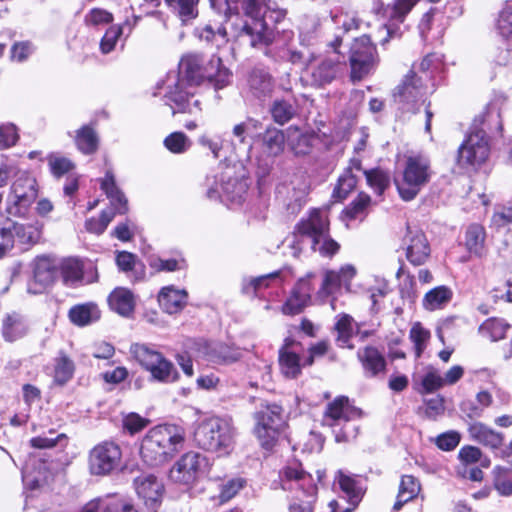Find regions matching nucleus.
I'll return each mask as SVG.
<instances>
[{"label": "nucleus", "mask_w": 512, "mask_h": 512, "mask_svg": "<svg viewBox=\"0 0 512 512\" xmlns=\"http://www.w3.org/2000/svg\"><path fill=\"white\" fill-rule=\"evenodd\" d=\"M211 7L223 14L226 23L230 25V34L240 44H248L253 48H266L273 41V32L262 18L251 17L247 20L236 19L231 22L233 15L238 14V3L242 6L254 5V0H209Z\"/></svg>", "instance_id": "obj_1"}, {"label": "nucleus", "mask_w": 512, "mask_h": 512, "mask_svg": "<svg viewBox=\"0 0 512 512\" xmlns=\"http://www.w3.org/2000/svg\"><path fill=\"white\" fill-rule=\"evenodd\" d=\"M185 433L176 425H158L151 428L141 442L140 454L150 466L170 461L182 448Z\"/></svg>", "instance_id": "obj_2"}, {"label": "nucleus", "mask_w": 512, "mask_h": 512, "mask_svg": "<svg viewBox=\"0 0 512 512\" xmlns=\"http://www.w3.org/2000/svg\"><path fill=\"white\" fill-rule=\"evenodd\" d=\"M282 489L291 491L288 512H320L318 487L311 474L302 469L301 464L287 465L280 472Z\"/></svg>", "instance_id": "obj_3"}, {"label": "nucleus", "mask_w": 512, "mask_h": 512, "mask_svg": "<svg viewBox=\"0 0 512 512\" xmlns=\"http://www.w3.org/2000/svg\"><path fill=\"white\" fill-rule=\"evenodd\" d=\"M498 110H488L480 120L481 128L471 131L466 140L458 149L457 162L461 167H476L483 164L489 157L490 145L487 137L488 130H501ZM478 120H475V123Z\"/></svg>", "instance_id": "obj_4"}, {"label": "nucleus", "mask_w": 512, "mask_h": 512, "mask_svg": "<svg viewBox=\"0 0 512 512\" xmlns=\"http://www.w3.org/2000/svg\"><path fill=\"white\" fill-rule=\"evenodd\" d=\"M432 176L430 159L423 154L405 157L401 176L395 179L398 193L404 201L413 200Z\"/></svg>", "instance_id": "obj_5"}, {"label": "nucleus", "mask_w": 512, "mask_h": 512, "mask_svg": "<svg viewBox=\"0 0 512 512\" xmlns=\"http://www.w3.org/2000/svg\"><path fill=\"white\" fill-rule=\"evenodd\" d=\"M194 441L200 448L207 451H226L233 444L234 428L227 419L211 417L197 426Z\"/></svg>", "instance_id": "obj_6"}, {"label": "nucleus", "mask_w": 512, "mask_h": 512, "mask_svg": "<svg viewBox=\"0 0 512 512\" xmlns=\"http://www.w3.org/2000/svg\"><path fill=\"white\" fill-rule=\"evenodd\" d=\"M101 189L110 199L115 211L103 210L99 218H90L85 222L87 231L97 235L102 234L106 230L109 223L113 220L115 212L124 214L127 211V200L117 187L111 171H107L105 177L101 180Z\"/></svg>", "instance_id": "obj_7"}, {"label": "nucleus", "mask_w": 512, "mask_h": 512, "mask_svg": "<svg viewBox=\"0 0 512 512\" xmlns=\"http://www.w3.org/2000/svg\"><path fill=\"white\" fill-rule=\"evenodd\" d=\"M254 418L255 434L261 446L266 450L272 449L283 425L282 407L277 404H262Z\"/></svg>", "instance_id": "obj_8"}, {"label": "nucleus", "mask_w": 512, "mask_h": 512, "mask_svg": "<svg viewBox=\"0 0 512 512\" xmlns=\"http://www.w3.org/2000/svg\"><path fill=\"white\" fill-rule=\"evenodd\" d=\"M209 469V460L205 455L190 451L174 463L169 471V478L175 483L192 485L205 476Z\"/></svg>", "instance_id": "obj_9"}, {"label": "nucleus", "mask_w": 512, "mask_h": 512, "mask_svg": "<svg viewBox=\"0 0 512 512\" xmlns=\"http://www.w3.org/2000/svg\"><path fill=\"white\" fill-rule=\"evenodd\" d=\"M130 352L134 358L160 382H173L177 379L174 365L163 355L144 344H133Z\"/></svg>", "instance_id": "obj_10"}, {"label": "nucleus", "mask_w": 512, "mask_h": 512, "mask_svg": "<svg viewBox=\"0 0 512 512\" xmlns=\"http://www.w3.org/2000/svg\"><path fill=\"white\" fill-rule=\"evenodd\" d=\"M130 352L134 358L160 382H173L177 379L174 365L163 355L144 344H133Z\"/></svg>", "instance_id": "obj_11"}, {"label": "nucleus", "mask_w": 512, "mask_h": 512, "mask_svg": "<svg viewBox=\"0 0 512 512\" xmlns=\"http://www.w3.org/2000/svg\"><path fill=\"white\" fill-rule=\"evenodd\" d=\"M376 48L367 35L356 38L351 46L350 65L351 78L360 81L376 66Z\"/></svg>", "instance_id": "obj_12"}, {"label": "nucleus", "mask_w": 512, "mask_h": 512, "mask_svg": "<svg viewBox=\"0 0 512 512\" xmlns=\"http://www.w3.org/2000/svg\"><path fill=\"white\" fill-rule=\"evenodd\" d=\"M121 459L122 452L119 445L111 441H104L90 451V472L93 475H108L120 467Z\"/></svg>", "instance_id": "obj_13"}, {"label": "nucleus", "mask_w": 512, "mask_h": 512, "mask_svg": "<svg viewBox=\"0 0 512 512\" xmlns=\"http://www.w3.org/2000/svg\"><path fill=\"white\" fill-rule=\"evenodd\" d=\"M423 78L418 76L415 66L404 76L393 92L394 101L405 111L416 112L417 102L425 95Z\"/></svg>", "instance_id": "obj_14"}, {"label": "nucleus", "mask_w": 512, "mask_h": 512, "mask_svg": "<svg viewBox=\"0 0 512 512\" xmlns=\"http://www.w3.org/2000/svg\"><path fill=\"white\" fill-rule=\"evenodd\" d=\"M37 196L36 180L23 172L18 175L11 186L8 213L22 215Z\"/></svg>", "instance_id": "obj_15"}, {"label": "nucleus", "mask_w": 512, "mask_h": 512, "mask_svg": "<svg viewBox=\"0 0 512 512\" xmlns=\"http://www.w3.org/2000/svg\"><path fill=\"white\" fill-rule=\"evenodd\" d=\"M329 232V220L324 211L313 209L307 218H302L295 227L293 241L290 244L291 255L298 257L302 248L297 240V236H307L314 240L324 233Z\"/></svg>", "instance_id": "obj_16"}, {"label": "nucleus", "mask_w": 512, "mask_h": 512, "mask_svg": "<svg viewBox=\"0 0 512 512\" xmlns=\"http://www.w3.org/2000/svg\"><path fill=\"white\" fill-rule=\"evenodd\" d=\"M356 275V268L351 264L341 266L339 270L327 269L323 272L321 286L317 292L322 299L333 297L331 301L334 310L335 295L339 294L342 288L350 290L351 281Z\"/></svg>", "instance_id": "obj_17"}, {"label": "nucleus", "mask_w": 512, "mask_h": 512, "mask_svg": "<svg viewBox=\"0 0 512 512\" xmlns=\"http://www.w3.org/2000/svg\"><path fill=\"white\" fill-rule=\"evenodd\" d=\"M205 61L199 54H187L183 56L179 62V79L187 82L190 87L199 85L207 76L213 73L209 69V62L204 65Z\"/></svg>", "instance_id": "obj_18"}, {"label": "nucleus", "mask_w": 512, "mask_h": 512, "mask_svg": "<svg viewBox=\"0 0 512 512\" xmlns=\"http://www.w3.org/2000/svg\"><path fill=\"white\" fill-rule=\"evenodd\" d=\"M248 185L245 180L233 178L230 170L225 171L221 176V185H209L207 196L211 199L226 197L227 200L240 203L247 192Z\"/></svg>", "instance_id": "obj_19"}, {"label": "nucleus", "mask_w": 512, "mask_h": 512, "mask_svg": "<svg viewBox=\"0 0 512 512\" xmlns=\"http://www.w3.org/2000/svg\"><path fill=\"white\" fill-rule=\"evenodd\" d=\"M361 417V410L350 404L346 396H338L328 403L324 412L323 422L332 429L339 427L342 422Z\"/></svg>", "instance_id": "obj_20"}, {"label": "nucleus", "mask_w": 512, "mask_h": 512, "mask_svg": "<svg viewBox=\"0 0 512 512\" xmlns=\"http://www.w3.org/2000/svg\"><path fill=\"white\" fill-rule=\"evenodd\" d=\"M134 487L145 506L151 510H156L163 497V483L154 475L143 474L134 479Z\"/></svg>", "instance_id": "obj_21"}, {"label": "nucleus", "mask_w": 512, "mask_h": 512, "mask_svg": "<svg viewBox=\"0 0 512 512\" xmlns=\"http://www.w3.org/2000/svg\"><path fill=\"white\" fill-rule=\"evenodd\" d=\"M402 245L406 251L408 261L415 266L424 264L430 255V247L426 236L418 229L413 230L407 227Z\"/></svg>", "instance_id": "obj_22"}, {"label": "nucleus", "mask_w": 512, "mask_h": 512, "mask_svg": "<svg viewBox=\"0 0 512 512\" xmlns=\"http://www.w3.org/2000/svg\"><path fill=\"white\" fill-rule=\"evenodd\" d=\"M315 276L314 273H308L305 277L299 279L291 292L290 297L282 306V312L286 315H296L303 311L311 299L312 287L310 280Z\"/></svg>", "instance_id": "obj_23"}, {"label": "nucleus", "mask_w": 512, "mask_h": 512, "mask_svg": "<svg viewBox=\"0 0 512 512\" xmlns=\"http://www.w3.org/2000/svg\"><path fill=\"white\" fill-rule=\"evenodd\" d=\"M297 346H299V343L295 340L286 338L284 344L279 349L278 362L280 371L284 377L289 379L297 378L301 374L303 366L296 349ZM304 365L306 364L304 363Z\"/></svg>", "instance_id": "obj_24"}, {"label": "nucleus", "mask_w": 512, "mask_h": 512, "mask_svg": "<svg viewBox=\"0 0 512 512\" xmlns=\"http://www.w3.org/2000/svg\"><path fill=\"white\" fill-rule=\"evenodd\" d=\"M168 99L174 103L175 108L172 114L188 113L198 114L201 112L200 101L194 98V92L185 87L183 80H178L174 88L168 92Z\"/></svg>", "instance_id": "obj_25"}, {"label": "nucleus", "mask_w": 512, "mask_h": 512, "mask_svg": "<svg viewBox=\"0 0 512 512\" xmlns=\"http://www.w3.org/2000/svg\"><path fill=\"white\" fill-rule=\"evenodd\" d=\"M247 86L252 96L259 100H265L272 96L275 81L266 69L254 68L248 74Z\"/></svg>", "instance_id": "obj_26"}, {"label": "nucleus", "mask_w": 512, "mask_h": 512, "mask_svg": "<svg viewBox=\"0 0 512 512\" xmlns=\"http://www.w3.org/2000/svg\"><path fill=\"white\" fill-rule=\"evenodd\" d=\"M56 277L54 265L47 258H39L34 267L33 280L28 284V292L32 294L42 293L51 285Z\"/></svg>", "instance_id": "obj_27"}, {"label": "nucleus", "mask_w": 512, "mask_h": 512, "mask_svg": "<svg viewBox=\"0 0 512 512\" xmlns=\"http://www.w3.org/2000/svg\"><path fill=\"white\" fill-rule=\"evenodd\" d=\"M345 63L339 59L326 58L311 72L312 84L324 86L334 81L344 71Z\"/></svg>", "instance_id": "obj_28"}, {"label": "nucleus", "mask_w": 512, "mask_h": 512, "mask_svg": "<svg viewBox=\"0 0 512 512\" xmlns=\"http://www.w3.org/2000/svg\"><path fill=\"white\" fill-rule=\"evenodd\" d=\"M467 430L472 440L491 449H498L503 444V434L480 421L468 422Z\"/></svg>", "instance_id": "obj_29"}, {"label": "nucleus", "mask_w": 512, "mask_h": 512, "mask_svg": "<svg viewBox=\"0 0 512 512\" xmlns=\"http://www.w3.org/2000/svg\"><path fill=\"white\" fill-rule=\"evenodd\" d=\"M357 358L366 377H376L386 369V360L376 347L366 346L359 349Z\"/></svg>", "instance_id": "obj_30"}, {"label": "nucleus", "mask_w": 512, "mask_h": 512, "mask_svg": "<svg viewBox=\"0 0 512 512\" xmlns=\"http://www.w3.org/2000/svg\"><path fill=\"white\" fill-rule=\"evenodd\" d=\"M28 325L24 318L12 313L5 316L1 325V335L6 342L13 343L25 337L28 333Z\"/></svg>", "instance_id": "obj_31"}, {"label": "nucleus", "mask_w": 512, "mask_h": 512, "mask_svg": "<svg viewBox=\"0 0 512 512\" xmlns=\"http://www.w3.org/2000/svg\"><path fill=\"white\" fill-rule=\"evenodd\" d=\"M187 292L175 289L173 286L163 287L158 295V302L162 309L174 314L183 309L187 302Z\"/></svg>", "instance_id": "obj_32"}, {"label": "nucleus", "mask_w": 512, "mask_h": 512, "mask_svg": "<svg viewBox=\"0 0 512 512\" xmlns=\"http://www.w3.org/2000/svg\"><path fill=\"white\" fill-rule=\"evenodd\" d=\"M112 310L122 316H129L135 308V298L133 293L127 288H116L108 298Z\"/></svg>", "instance_id": "obj_33"}, {"label": "nucleus", "mask_w": 512, "mask_h": 512, "mask_svg": "<svg viewBox=\"0 0 512 512\" xmlns=\"http://www.w3.org/2000/svg\"><path fill=\"white\" fill-rule=\"evenodd\" d=\"M70 321L80 327L89 325L100 318V311L93 303L73 306L68 313Z\"/></svg>", "instance_id": "obj_34"}, {"label": "nucleus", "mask_w": 512, "mask_h": 512, "mask_svg": "<svg viewBox=\"0 0 512 512\" xmlns=\"http://www.w3.org/2000/svg\"><path fill=\"white\" fill-rule=\"evenodd\" d=\"M486 233L483 226L471 224L465 232V246L467 250L477 256L482 257L485 254Z\"/></svg>", "instance_id": "obj_35"}, {"label": "nucleus", "mask_w": 512, "mask_h": 512, "mask_svg": "<svg viewBox=\"0 0 512 512\" xmlns=\"http://www.w3.org/2000/svg\"><path fill=\"white\" fill-rule=\"evenodd\" d=\"M208 360L216 364H229L241 358L239 349L223 343H216L208 346Z\"/></svg>", "instance_id": "obj_36"}, {"label": "nucleus", "mask_w": 512, "mask_h": 512, "mask_svg": "<svg viewBox=\"0 0 512 512\" xmlns=\"http://www.w3.org/2000/svg\"><path fill=\"white\" fill-rule=\"evenodd\" d=\"M42 233V226L38 223L35 224H22L14 223L13 225V239L25 246H32L36 244Z\"/></svg>", "instance_id": "obj_37"}, {"label": "nucleus", "mask_w": 512, "mask_h": 512, "mask_svg": "<svg viewBox=\"0 0 512 512\" xmlns=\"http://www.w3.org/2000/svg\"><path fill=\"white\" fill-rule=\"evenodd\" d=\"M285 146V135L277 128H268L262 136L263 151L269 156L280 155Z\"/></svg>", "instance_id": "obj_38"}, {"label": "nucleus", "mask_w": 512, "mask_h": 512, "mask_svg": "<svg viewBox=\"0 0 512 512\" xmlns=\"http://www.w3.org/2000/svg\"><path fill=\"white\" fill-rule=\"evenodd\" d=\"M420 491V484L417 479L411 475L402 476L397 500L393 506V509L398 511L408 501L412 500L417 496Z\"/></svg>", "instance_id": "obj_39"}, {"label": "nucleus", "mask_w": 512, "mask_h": 512, "mask_svg": "<svg viewBox=\"0 0 512 512\" xmlns=\"http://www.w3.org/2000/svg\"><path fill=\"white\" fill-rule=\"evenodd\" d=\"M354 319L348 314H339L335 323V331L337 332L336 343L341 348L353 349L354 346L350 344L353 336Z\"/></svg>", "instance_id": "obj_40"}, {"label": "nucleus", "mask_w": 512, "mask_h": 512, "mask_svg": "<svg viewBox=\"0 0 512 512\" xmlns=\"http://www.w3.org/2000/svg\"><path fill=\"white\" fill-rule=\"evenodd\" d=\"M199 0H166V4L183 23L194 19L198 15Z\"/></svg>", "instance_id": "obj_41"}, {"label": "nucleus", "mask_w": 512, "mask_h": 512, "mask_svg": "<svg viewBox=\"0 0 512 512\" xmlns=\"http://www.w3.org/2000/svg\"><path fill=\"white\" fill-rule=\"evenodd\" d=\"M452 298V291L446 286H438L427 292L423 306L427 310H436L447 304Z\"/></svg>", "instance_id": "obj_42"}, {"label": "nucleus", "mask_w": 512, "mask_h": 512, "mask_svg": "<svg viewBox=\"0 0 512 512\" xmlns=\"http://www.w3.org/2000/svg\"><path fill=\"white\" fill-rule=\"evenodd\" d=\"M508 329L509 325L504 320L490 318L480 325L479 333L491 341H498L505 337Z\"/></svg>", "instance_id": "obj_43"}, {"label": "nucleus", "mask_w": 512, "mask_h": 512, "mask_svg": "<svg viewBox=\"0 0 512 512\" xmlns=\"http://www.w3.org/2000/svg\"><path fill=\"white\" fill-rule=\"evenodd\" d=\"M209 69L212 71V76H207L206 79L214 83L216 89L226 87L231 81L230 71L222 65V60L217 56H212L209 60Z\"/></svg>", "instance_id": "obj_44"}, {"label": "nucleus", "mask_w": 512, "mask_h": 512, "mask_svg": "<svg viewBox=\"0 0 512 512\" xmlns=\"http://www.w3.org/2000/svg\"><path fill=\"white\" fill-rule=\"evenodd\" d=\"M75 142L82 153L92 154L98 148L99 139L93 128L83 126L77 131Z\"/></svg>", "instance_id": "obj_45"}, {"label": "nucleus", "mask_w": 512, "mask_h": 512, "mask_svg": "<svg viewBox=\"0 0 512 512\" xmlns=\"http://www.w3.org/2000/svg\"><path fill=\"white\" fill-rule=\"evenodd\" d=\"M287 132V144L293 153L297 156L306 155L311 147L307 133L300 132L296 127H289Z\"/></svg>", "instance_id": "obj_46"}, {"label": "nucleus", "mask_w": 512, "mask_h": 512, "mask_svg": "<svg viewBox=\"0 0 512 512\" xmlns=\"http://www.w3.org/2000/svg\"><path fill=\"white\" fill-rule=\"evenodd\" d=\"M74 371V362L61 352L55 359L54 381L59 385H64L73 377Z\"/></svg>", "instance_id": "obj_47"}, {"label": "nucleus", "mask_w": 512, "mask_h": 512, "mask_svg": "<svg viewBox=\"0 0 512 512\" xmlns=\"http://www.w3.org/2000/svg\"><path fill=\"white\" fill-rule=\"evenodd\" d=\"M337 481L340 489L349 497L352 503H358L362 496V487L355 478L338 471Z\"/></svg>", "instance_id": "obj_48"}, {"label": "nucleus", "mask_w": 512, "mask_h": 512, "mask_svg": "<svg viewBox=\"0 0 512 512\" xmlns=\"http://www.w3.org/2000/svg\"><path fill=\"white\" fill-rule=\"evenodd\" d=\"M494 488L502 496L512 495V469L496 467L494 469Z\"/></svg>", "instance_id": "obj_49"}, {"label": "nucleus", "mask_w": 512, "mask_h": 512, "mask_svg": "<svg viewBox=\"0 0 512 512\" xmlns=\"http://www.w3.org/2000/svg\"><path fill=\"white\" fill-rule=\"evenodd\" d=\"M430 331L422 326L420 322L412 325L409 332V339L414 344L416 357H421L423 351L426 349L430 339Z\"/></svg>", "instance_id": "obj_50"}, {"label": "nucleus", "mask_w": 512, "mask_h": 512, "mask_svg": "<svg viewBox=\"0 0 512 512\" xmlns=\"http://www.w3.org/2000/svg\"><path fill=\"white\" fill-rule=\"evenodd\" d=\"M270 113L276 123L284 125L294 117L296 110L286 100H275L270 108Z\"/></svg>", "instance_id": "obj_51"}, {"label": "nucleus", "mask_w": 512, "mask_h": 512, "mask_svg": "<svg viewBox=\"0 0 512 512\" xmlns=\"http://www.w3.org/2000/svg\"><path fill=\"white\" fill-rule=\"evenodd\" d=\"M312 249L323 257H332L340 249V245L329 236V232L312 240Z\"/></svg>", "instance_id": "obj_52"}, {"label": "nucleus", "mask_w": 512, "mask_h": 512, "mask_svg": "<svg viewBox=\"0 0 512 512\" xmlns=\"http://www.w3.org/2000/svg\"><path fill=\"white\" fill-rule=\"evenodd\" d=\"M357 184L356 176L351 172V169L345 170V172L339 177L337 185L333 191V197L338 200L345 199L351 191L354 190Z\"/></svg>", "instance_id": "obj_53"}, {"label": "nucleus", "mask_w": 512, "mask_h": 512, "mask_svg": "<svg viewBox=\"0 0 512 512\" xmlns=\"http://www.w3.org/2000/svg\"><path fill=\"white\" fill-rule=\"evenodd\" d=\"M367 183L372 187L379 195L389 186L390 176L387 172L381 169H371L363 171Z\"/></svg>", "instance_id": "obj_54"}, {"label": "nucleus", "mask_w": 512, "mask_h": 512, "mask_svg": "<svg viewBox=\"0 0 512 512\" xmlns=\"http://www.w3.org/2000/svg\"><path fill=\"white\" fill-rule=\"evenodd\" d=\"M164 146L174 154H181L189 149L190 141L183 132H173L164 139Z\"/></svg>", "instance_id": "obj_55"}, {"label": "nucleus", "mask_w": 512, "mask_h": 512, "mask_svg": "<svg viewBox=\"0 0 512 512\" xmlns=\"http://www.w3.org/2000/svg\"><path fill=\"white\" fill-rule=\"evenodd\" d=\"M371 198L369 195L365 193H360L358 197L351 202L349 206L345 209V214L349 219H358L362 218L365 213L368 205L370 204Z\"/></svg>", "instance_id": "obj_56"}, {"label": "nucleus", "mask_w": 512, "mask_h": 512, "mask_svg": "<svg viewBox=\"0 0 512 512\" xmlns=\"http://www.w3.org/2000/svg\"><path fill=\"white\" fill-rule=\"evenodd\" d=\"M61 274L66 283H74L82 278V268L80 262L69 258L61 264Z\"/></svg>", "instance_id": "obj_57"}, {"label": "nucleus", "mask_w": 512, "mask_h": 512, "mask_svg": "<svg viewBox=\"0 0 512 512\" xmlns=\"http://www.w3.org/2000/svg\"><path fill=\"white\" fill-rule=\"evenodd\" d=\"M245 481L242 478H232L220 486L219 500L225 503L231 500L243 487Z\"/></svg>", "instance_id": "obj_58"}, {"label": "nucleus", "mask_w": 512, "mask_h": 512, "mask_svg": "<svg viewBox=\"0 0 512 512\" xmlns=\"http://www.w3.org/2000/svg\"><path fill=\"white\" fill-rule=\"evenodd\" d=\"M461 435L455 430L441 433L434 439L435 445L443 451H452L460 443Z\"/></svg>", "instance_id": "obj_59"}, {"label": "nucleus", "mask_w": 512, "mask_h": 512, "mask_svg": "<svg viewBox=\"0 0 512 512\" xmlns=\"http://www.w3.org/2000/svg\"><path fill=\"white\" fill-rule=\"evenodd\" d=\"M66 435L61 433L55 435L54 431H49V436L41 435L30 440V444L36 449H48L55 447L62 440H66Z\"/></svg>", "instance_id": "obj_60"}, {"label": "nucleus", "mask_w": 512, "mask_h": 512, "mask_svg": "<svg viewBox=\"0 0 512 512\" xmlns=\"http://www.w3.org/2000/svg\"><path fill=\"white\" fill-rule=\"evenodd\" d=\"M444 385L443 377L436 370L428 371L421 380L420 393H432Z\"/></svg>", "instance_id": "obj_61"}, {"label": "nucleus", "mask_w": 512, "mask_h": 512, "mask_svg": "<svg viewBox=\"0 0 512 512\" xmlns=\"http://www.w3.org/2000/svg\"><path fill=\"white\" fill-rule=\"evenodd\" d=\"M353 420H348L347 422H342L339 427H334L332 429L335 440L338 443L348 442L354 438H356L358 433L357 426L352 423Z\"/></svg>", "instance_id": "obj_62"}, {"label": "nucleus", "mask_w": 512, "mask_h": 512, "mask_svg": "<svg viewBox=\"0 0 512 512\" xmlns=\"http://www.w3.org/2000/svg\"><path fill=\"white\" fill-rule=\"evenodd\" d=\"M48 163L52 174L57 178L62 177L74 168V164L69 159L60 156H50Z\"/></svg>", "instance_id": "obj_63"}, {"label": "nucleus", "mask_w": 512, "mask_h": 512, "mask_svg": "<svg viewBox=\"0 0 512 512\" xmlns=\"http://www.w3.org/2000/svg\"><path fill=\"white\" fill-rule=\"evenodd\" d=\"M497 29L504 38L512 36V4L501 10L497 21Z\"/></svg>", "instance_id": "obj_64"}]
</instances>
